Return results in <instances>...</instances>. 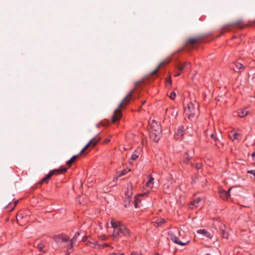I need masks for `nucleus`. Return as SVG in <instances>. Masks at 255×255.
Here are the masks:
<instances>
[{
  "mask_svg": "<svg viewBox=\"0 0 255 255\" xmlns=\"http://www.w3.org/2000/svg\"><path fill=\"white\" fill-rule=\"evenodd\" d=\"M202 199L200 197L196 198L194 199L193 201L189 204V208L193 209L194 207H197L198 204L201 201Z\"/></svg>",
  "mask_w": 255,
  "mask_h": 255,
  "instance_id": "a211bd4d",
  "label": "nucleus"
},
{
  "mask_svg": "<svg viewBox=\"0 0 255 255\" xmlns=\"http://www.w3.org/2000/svg\"><path fill=\"white\" fill-rule=\"evenodd\" d=\"M130 235H131V232L125 226H124L122 236H124L126 237H130Z\"/></svg>",
  "mask_w": 255,
  "mask_h": 255,
  "instance_id": "a878e982",
  "label": "nucleus"
},
{
  "mask_svg": "<svg viewBox=\"0 0 255 255\" xmlns=\"http://www.w3.org/2000/svg\"><path fill=\"white\" fill-rule=\"evenodd\" d=\"M46 246V242L44 240H41L40 242L35 241L34 243V247L38 249V251L40 252L45 253L44 248Z\"/></svg>",
  "mask_w": 255,
  "mask_h": 255,
  "instance_id": "9d476101",
  "label": "nucleus"
},
{
  "mask_svg": "<svg viewBox=\"0 0 255 255\" xmlns=\"http://www.w3.org/2000/svg\"><path fill=\"white\" fill-rule=\"evenodd\" d=\"M87 238H88V237H87V236H84V237L83 238V239H82V241H83V242H86V240H87Z\"/></svg>",
  "mask_w": 255,
  "mask_h": 255,
  "instance_id": "49530a36",
  "label": "nucleus"
},
{
  "mask_svg": "<svg viewBox=\"0 0 255 255\" xmlns=\"http://www.w3.org/2000/svg\"><path fill=\"white\" fill-rule=\"evenodd\" d=\"M153 180L154 178L150 175H149L148 176V180L146 183V187L150 188H152L153 185Z\"/></svg>",
  "mask_w": 255,
  "mask_h": 255,
  "instance_id": "4be33fe9",
  "label": "nucleus"
},
{
  "mask_svg": "<svg viewBox=\"0 0 255 255\" xmlns=\"http://www.w3.org/2000/svg\"><path fill=\"white\" fill-rule=\"evenodd\" d=\"M67 170V168L65 167H61L58 169L51 170L42 179H41L38 183L40 184H42L43 183L48 184L49 180L53 175L62 174L65 172Z\"/></svg>",
  "mask_w": 255,
  "mask_h": 255,
  "instance_id": "20e7f679",
  "label": "nucleus"
},
{
  "mask_svg": "<svg viewBox=\"0 0 255 255\" xmlns=\"http://www.w3.org/2000/svg\"><path fill=\"white\" fill-rule=\"evenodd\" d=\"M204 255H211L209 253H207V254H205Z\"/></svg>",
  "mask_w": 255,
  "mask_h": 255,
  "instance_id": "6e6d98bb",
  "label": "nucleus"
},
{
  "mask_svg": "<svg viewBox=\"0 0 255 255\" xmlns=\"http://www.w3.org/2000/svg\"><path fill=\"white\" fill-rule=\"evenodd\" d=\"M190 63L186 62L183 64H179L177 66V69L179 71H182L184 70L187 69L188 67H190Z\"/></svg>",
  "mask_w": 255,
  "mask_h": 255,
  "instance_id": "f3484780",
  "label": "nucleus"
},
{
  "mask_svg": "<svg viewBox=\"0 0 255 255\" xmlns=\"http://www.w3.org/2000/svg\"><path fill=\"white\" fill-rule=\"evenodd\" d=\"M232 68L235 72L241 73L244 70V66L242 63L237 61L234 63Z\"/></svg>",
  "mask_w": 255,
  "mask_h": 255,
  "instance_id": "ddd939ff",
  "label": "nucleus"
},
{
  "mask_svg": "<svg viewBox=\"0 0 255 255\" xmlns=\"http://www.w3.org/2000/svg\"><path fill=\"white\" fill-rule=\"evenodd\" d=\"M165 222L166 221L163 218H158L156 219L154 222V226L156 227H158L164 224Z\"/></svg>",
  "mask_w": 255,
  "mask_h": 255,
  "instance_id": "5701e85b",
  "label": "nucleus"
},
{
  "mask_svg": "<svg viewBox=\"0 0 255 255\" xmlns=\"http://www.w3.org/2000/svg\"><path fill=\"white\" fill-rule=\"evenodd\" d=\"M110 245L108 244H104L102 245H99L100 248H105L109 247Z\"/></svg>",
  "mask_w": 255,
  "mask_h": 255,
  "instance_id": "ea45409f",
  "label": "nucleus"
},
{
  "mask_svg": "<svg viewBox=\"0 0 255 255\" xmlns=\"http://www.w3.org/2000/svg\"><path fill=\"white\" fill-rule=\"evenodd\" d=\"M202 164L200 163H198L196 164L195 167L197 170H199L202 168Z\"/></svg>",
  "mask_w": 255,
  "mask_h": 255,
  "instance_id": "58836bf2",
  "label": "nucleus"
},
{
  "mask_svg": "<svg viewBox=\"0 0 255 255\" xmlns=\"http://www.w3.org/2000/svg\"><path fill=\"white\" fill-rule=\"evenodd\" d=\"M194 160L193 157L189 155L188 152H186L182 156V162L186 164H190L192 167L194 165L192 161Z\"/></svg>",
  "mask_w": 255,
  "mask_h": 255,
  "instance_id": "1a4fd4ad",
  "label": "nucleus"
},
{
  "mask_svg": "<svg viewBox=\"0 0 255 255\" xmlns=\"http://www.w3.org/2000/svg\"><path fill=\"white\" fill-rule=\"evenodd\" d=\"M230 137L233 141H234L235 140H238L240 141L242 139V135L241 133L234 132L233 133L232 135L231 134H230Z\"/></svg>",
  "mask_w": 255,
  "mask_h": 255,
  "instance_id": "aec40b11",
  "label": "nucleus"
},
{
  "mask_svg": "<svg viewBox=\"0 0 255 255\" xmlns=\"http://www.w3.org/2000/svg\"><path fill=\"white\" fill-rule=\"evenodd\" d=\"M79 154H80V153L78 154L74 155L73 157H72L70 160L67 161V164L69 165V166H70L71 164L75 162L77 157L79 156Z\"/></svg>",
  "mask_w": 255,
  "mask_h": 255,
  "instance_id": "393cba45",
  "label": "nucleus"
},
{
  "mask_svg": "<svg viewBox=\"0 0 255 255\" xmlns=\"http://www.w3.org/2000/svg\"><path fill=\"white\" fill-rule=\"evenodd\" d=\"M168 234L171 241L175 244L181 246H185L187 245L190 242L189 240H183V242L180 241L173 231H169Z\"/></svg>",
  "mask_w": 255,
  "mask_h": 255,
  "instance_id": "6e6552de",
  "label": "nucleus"
},
{
  "mask_svg": "<svg viewBox=\"0 0 255 255\" xmlns=\"http://www.w3.org/2000/svg\"><path fill=\"white\" fill-rule=\"evenodd\" d=\"M145 101L142 102V103H141V105H143L145 104Z\"/></svg>",
  "mask_w": 255,
  "mask_h": 255,
  "instance_id": "603ef678",
  "label": "nucleus"
},
{
  "mask_svg": "<svg viewBox=\"0 0 255 255\" xmlns=\"http://www.w3.org/2000/svg\"><path fill=\"white\" fill-rule=\"evenodd\" d=\"M231 188H229L228 191H226L222 188H220L219 190V193L220 197L224 200H228L230 196V192Z\"/></svg>",
  "mask_w": 255,
  "mask_h": 255,
  "instance_id": "f8f14e48",
  "label": "nucleus"
},
{
  "mask_svg": "<svg viewBox=\"0 0 255 255\" xmlns=\"http://www.w3.org/2000/svg\"><path fill=\"white\" fill-rule=\"evenodd\" d=\"M143 196V194H140L138 196L135 197L134 199V206L135 208H137L138 206V202H140V199H139L140 196Z\"/></svg>",
  "mask_w": 255,
  "mask_h": 255,
  "instance_id": "7c9ffc66",
  "label": "nucleus"
},
{
  "mask_svg": "<svg viewBox=\"0 0 255 255\" xmlns=\"http://www.w3.org/2000/svg\"><path fill=\"white\" fill-rule=\"evenodd\" d=\"M180 74H181V73H180V72H179V73H177L175 74L174 76H175V77H177V76H180Z\"/></svg>",
  "mask_w": 255,
  "mask_h": 255,
  "instance_id": "09e8293b",
  "label": "nucleus"
},
{
  "mask_svg": "<svg viewBox=\"0 0 255 255\" xmlns=\"http://www.w3.org/2000/svg\"><path fill=\"white\" fill-rule=\"evenodd\" d=\"M203 41V38L201 36H197L190 37L187 39L185 43V46L190 49L193 48L194 45L201 43Z\"/></svg>",
  "mask_w": 255,
  "mask_h": 255,
  "instance_id": "39448f33",
  "label": "nucleus"
},
{
  "mask_svg": "<svg viewBox=\"0 0 255 255\" xmlns=\"http://www.w3.org/2000/svg\"><path fill=\"white\" fill-rule=\"evenodd\" d=\"M222 236L225 239H228L229 237L228 233L224 231H223Z\"/></svg>",
  "mask_w": 255,
  "mask_h": 255,
  "instance_id": "4c0bfd02",
  "label": "nucleus"
},
{
  "mask_svg": "<svg viewBox=\"0 0 255 255\" xmlns=\"http://www.w3.org/2000/svg\"><path fill=\"white\" fill-rule=\"evenodd\" d=\"M80 234L79 232H77L75 234L74 237L72 238V239L71 240H70V241H71L72 242H74L75 243L77 241V238L80 236Z\"/></svg>",
  "mask_w": 255,
  "mask_h": 255,
  "instance_id": "f704fd0d",
  "label": "nucleus"
},
{
  "mask_svg": "<svg viewBox=\"0 0 255 255\" xmlns=\"http://www.w3.org/2000/svg\"><path fill=\"white\" fill-rule=\"evenodd\" d=\"M247 108L241 109L238 112V116L241 118H244L249 114V111L247 110Z\"/></svg>",
  "mask_w": 255,
  "mask_h": 255,
  "instance_id": "6ab92c4d",
  "label": "nucleus"
},
{
  "mask_svg": "<svg viewBox=\"0 0 255 255\" xmlns=\"http://www.w3.org/2000/svg\"><path fill=\"white\" fill-rule=\"evenodd\" d=\"M69 244L66 246L67 251H70L72 252L73 251V246L75 243L72 242L71 241L69 240Z\"/></svg>",
  "mask_w": 255,
  "mask_h": 255,
  "instance_id": "cd10ccee",
  "label": "nucleus"
},
{
  "mask_svg": "<svg viewBox=\"0 0 255 255\" xmlns=\"http://www.w3.org/2000/svg\"><path fill=\"white\" fill-rule=\"evenodd\" d=\"M130 171L129 169L128 170V171ZM127 172H128V171L126 169H124V170H122L121 171L117 172V176L118 177H121L122 176L126 174L127 173Z\"/></svg>",
  "mask_w": 255,
  "mask_h": 255,
  "instance_id": "473e14b6",
  "label": "nucleus"
},
{
  "mask_svg": "<svg viewBox=\"0 0 255 255\" xmlns=\"http://www.w3.org/2000/svg\"><path fill=\"white\" fill-rule=\"evenodd\" d=\"M251 156L253 158V159L255 161V151H254L252 154Z\"/></svg>",
  "mask_w": 255,
  "mask_h": 255,
  "instance_id": "79ce46f5",
  "label": "nucleus"
},
{
  "mask_svg": "<svg viewBox=\"0 0 255 255\" xmlns=\"http://www.w3.org/2000/svg\"><path fill=\"white\" fill-rule=\"evenodd\" d=\"M124 228V225L122 224L119 228H116V230H114L113 236L116 238L118 236H122Z\"/></svg>",
  "mask_w": 255,
  "mask_h": 255,
  "instance_id": "4468645a",
  "label": "nucleus"
},
{
  "mask_svg": "<svg viewBox=\"0 0 255 255\" xmlns=\"http://www.w3.org/2000/svg\"><path fill=\"white\" fill-rule=\"evenodd\" d=\"M246 25L243 23V22L241 20H238L233 22L229 24L225 25L222 28V30L224 32L230 31L231 30V27H239L240 28H243L245 27Z\"/></svg>",
  "mask_w": 255,
  "mask_h": 255,
  "instance_id": "0eeeda50",
  "label": "nucleus"
},
{
  "mask_svg": "<svg viewBox=\"0 0 255 255\" xmlns=\"http://www.w3.org/2000/svg\"><path fill=\"white\" fill-rule=\"evenodd\" d=\"M130 255H142L141 253H138L137 252H132L131 253Z\"/></svg>",
  "mask_w": 255,
  "mask_h": 255,
  "instance_id": "a19ab883",
  "label": "nucleus"
},
{
  "mask_svg": "<svg viewBox=\"0 0 255 255\" xmlns=\"http://www.w3.org/2000/svg\"><path fill=\"white\" fill-rule=\"evenodd\" d=\"M140 83V81L135 82L133 88L131 90L127 96L123 99L122 101L119 104L118 108L115 111L112 116V122L113 123H116L120 120L122 116V109H125L132 100L139 98V96L136 97V96H133V95L135 93V91L137 89L138 85Z\"/></svg>",
  "mask_w": 255,
  "mask_h": 255,
  "instance_id": "f257e3e1",
  "label": "nucleus"
},
{
  "mask_svg": "<svg viewBox=\"0 0 255 255\" xmlns=\"http://www.w3.org/2000/svg\"><path fill=\"white\" fill-rule=\"evenodd\" d=\"M184 128L183 126H180L177 130V134L178 136H182L184 134Z\"/></svg>",
  "mask_w": 255,
  "mask_h": 255,
  "instance_id": "bb28decb",
  "label": "nucleus"
},
{
  "mask_svg": "<svg viewBox=\"0 0 255 255\" xmlns=\"http://www.w3.org/2000/svg\"><path fill=\"white\" fill-rule=\"evenodd\" d=\"M169 96L171 100H174L176 97V94L174 92H172Z\"/></svg>",
  "mask_w": 255,
  "mask_h": 255,
  "instance_id": "e433bc0d",
  "label": "nucleus"
},
{
  "mask_svg": "<svg viewBox=\"0 0 255 255\" xmlns=\"http://www.w3.org/2000/svg\"><path fill=\"white\" fill-rule=\"evenodd\" d=\"M16 203H17L16 202H15L14 206L10 210L11 211L12 210L14 209V208L15 207V205L16 204Z\"/></svg>",
  "mask_w": 255,
  "mask_h": 255,
  "instance_id": "8fccbe9b",
  "label": "nucleus"
},
{
  "mask_svg": "<svg viewBox=\"0 0 255 255\" xmlns=\"http://www.w3.org/2000/svg\"><path fill=\"white\" fill-rule=\"evenodd\" d=\"M161 129L159 125L153 121L150 124L149 137L151 140L157 142L161 137Z\"/></svg>",
  "mask_w": 255,
  "mask_h": 255,
  "instance_id": "7ed1b4c3",
  "label": "nucleus"
},
{
  "mask_svg": "<svg viewBox=\"0 0 255 255\" xmlns=\"http://www.w3.org/2000/svg\"><path fill=\"white\" fill-rule=\"evenodd\" d=\"M170 61V59H167L165 60L164 61H163L162 62L160 63L158 66L156 67V69H155L152 72L151 74H155L159 70L160 67L163 65L168 64Z\"/></svg>",
  "mask_w": 255,
  "mask_h": 255,
  "instance_id": "412c9836",
  "label": "nucleus"
},
{
  "mask_svg": "<svg viewBox=\"0 0 255 255\" xmlns=\"http://www.w3.org/2000/svg\"><path fill=\"white\" fill-rule=\"evenodd\" d=\"M123 224L121 222L115 221V220L111 221V225L114 230H116V228H119Z\"/></svg>",
  "mask_w": 255,
  "mask_h": 255,
  "instance_id": "b1692460",
  "label": "nucleus"
},
{
  "mask_svg": "<svg viewBox=\"0 0 255 255\" xmlns=\"http://www.w3.org/2000/svg\"><path fill=\"white\" fill-rule=\"evenodd\" d=\"M199 104L195 101H190L185 107V114L189 120H192L195 117L199 111Z\"/></svg>",
  "mask_w": 255,
  "mask_h": 255,
  "instance_id": "f03ea898",
  "label": "nucleus"
},
{
  "mask_svg": "<svg viewBox=\"0 0 255 255\" xmlns=\"http://www.w3.org/2000/svg\"><path fill=\"white\" fill-rule=\"evenodd\" d=\"M177 231L178 232V234H179V235H180V231H179V230H177Z\"/></svg>",
  "mask_w": 255,
  "mask_h": 255,
  "instance_id": "864d4df0",
  "label": "nucleus"
},
{
  "mask_svg": "<svg viewBox=\"0 0 255 255\" xmlns=\"http://www.w3.org/2000/svg\"><path fill=\"white\" fill-rule=\"evenodd\" d=\"M100 137H94L91 139V140L89 142V143L81 150L80 152V154L83 153L84 151L90 146L92 145V146H95L97 143L100 141Z\"/></svg>",
  "mask_w": 255,
  "mask_h": 255,
  "instance_id": "9b49d317",
  "label": "nucleus"
},
{
  "mask_svg": "<svg viewBox=\"0 0 255 255\" xmlns=\"http://www.w3.org/2000/svg\"><path fill=\"white\" fill-rule=\"evenodd\" d=\"M71 253H72L70 251H67V250L66 251V255H69Z\"/></svg>",
  "mask_w": 255,
  "mask_h": 255,
  "instance_id": "de8ad7c7",
  "label": "nucleus"
},
{
  "mask_svg": "<svg viewBox=\"0 0 255 255\" xmlns=\"http://www.w3.org/2000/svg\"><path fill=\"white\" fill-rule=\"evenodd\" d=\"M110 141V139H106L103 142L104 144H107L109 143Z\"/></svg>",
  "mask_w": 255,
  "mask_h": 255,
  "instance_id": "c03bdc74",
  "label": "nucleus"
},
{
  "mask_svg": "<svg viewBox=\"0 0 255 255\" xmlns=\"http://www.w3.org/2000/svg\"><path fill=\"white\" fill-rule=\"evenodd\" d=\"M131 197L126 196V198L124 200L125 206L126 207H127L129 205L131 201Z\"/></svg>",
  "mask_w": 255,
  "mask_h": 255,
  "instance_id": "2f4dec72",
  "label": "nucleus"
},
{
  "mask_svg": "<svg viewBox=\"0 0 255 255\" xmlns=\"http://www.w3.org/2000/svg\"><path fill=\"white\" fill-rule=\"evenodd\" d=\"M100 238H101V239H102V240H103V241H104V240H106L107 239V236H105V235L101 236L100 237Z\"/></svg>",
  "mask_w": 255,
  "mask_h": 255,
  "instance_id": "37998d69",
  "label": "nucleus"
},
{
  "mask_svg": "<svg viewBox=\"0 0 255 255\" xmlns=\"http://www.w3.org/2000/svg\"><path fill=\"white\" fill-rule=\"evenodd\" d=\"M53 239L59 246L62 247H66L64 244L69 241V237L63 234L55 235L53 237Z\"/></svg>",
  "mask_w": 255,
  "mask_h": 255,
  "instance_id": "423d86ee",
  "label": "nucleus"
},
{
  "mask_svg": "<svg viewBox=\"0 0 255 255\" xmlns=\"http://www.w3.org/2000/svg\"><path fill=\"white\" fill-rule=\"evenodd\" d=\"M154 255H160L158 253H155Z\"/></svg>",
  "mask_w": 255,
  "mask_h": 255,
  "instance_id": "5fc2aeb1",
  "label": "nucleus"
},
{
  "mask_svg": "<svg viewBox=\"0 0 255 255\" xmlns=\"http://www.w3.org/2000/svg\"><path fill=\"white\" fill-rule=\"evenodd\" d=\"M251 25L253 26H254L255 25V21L254 22H253V23L251 24Z\"/></svg>",
  "mask_w": 255,
  "mask_h": 255,
  "instance_id": "3c124183",
  "label": "nucleus"
},
{
  "mask_svg": "<svg viewBox=\"0 0 255 255\" xmlns=\"http://www.w3.org/2000/svg\"><path fill=\"white\" fill-rule=\"evenodd\" d=\"M97 245V243L96 242H92V241H88L87 243V245L90 246V247L91 248H95L96 247V246Z\"/></svg>",
  "mask_w": 255,
  "mask_h": 255,
  "instance_id": "72a5a7b5",
  "label": "nucleus"
},
{
  "mask_svg": "<svg viewBox=\"0 0 255 255\" xmlns=\"http://www.w3.org/2000/svg\"><path fill=\"white\" fill-rule=\"evenodd\" d=\"M210 137L213 139V140L214 141L213 142L212 141H211V142L213 143L214 144V145L217 146V141H218V139L217 137L216 134H215L214 133H212L210 135Z\"/></svg>",
  "mask_w": 255,
  "mask_h": 255,
  "instance_id": "c85d7f7f",
  "label": "nucleus"
},
{
  "mask_svg": "<svg viewBox=\"0 0 255 255\" xmlns=\"http://www.w3.org/2000/svg\"><path fill=\"white\" fill-rule=\"evenodd\" d=\"M197 233L199 234H201V235H203L204 237H207L210 239H211L212 238V235L208 231H206L205 229L198 230L197 231Z\"/></svg>",
  "mask_w": 255,
  "mask_h": 255,
  "instance_id": "dca6fc26",
  "label": "nucleus"
},
{
  "mask_svg": "<svg viewBox=\"0 0 255 255\" xmlns=\"http://www.w3.org/2000/svg\"><path fill=\"white\" fill-rule=\"evenodd\" d=\"M132 190L133 188L132 183L129 182L127 184V190L125 191L126 196L131 197L133 194Z\"/></svg>",
  "mask_w": 255,
  "mask_h": 255,
  "instance_id": "2eb2a0df",
  "label": "nucleus"
},
{
  "mask_svg": "<svg viewBox=\"0 0 255 255\" xmlns=\"http://www.w3.org/2000/svg\"><path fill=\"white\" fill-rule=\"evenodd\" d=\"M139 153L138 151L135 150L131 155L130 159L132 160H135L139 156Z\"/></svg>",
  "mask_w": 255,
  "mask_h": 255,
  "instance_id": "c756f323",
  "label": "nucleus"
},
{
  "mask_svg": "<svg viewBox=\"0 0 255 255\" xmlns=\"http://www.w3.org/2000/svg\"><path fill=\"white\" fill-rule=\"evenodd\" d=\"M172 81L170 78L167 79L166 80V86L167 87H170L171 86Z\"/></svg>",
  "mask_w": 255,
  "mask_h": 255,
  "instance_id": "c9c22d12",
  "label": "nucleus"
},
{
  "mask_svg": "<svg viewBox=\"0 0 255 255\" xmlns=\"http://www.w3.org/2000/svg\"><path fill=\"white\" fill-rule=\"evenodd\" d=\"M111 255H125V254L124 253H121V254H118L116 253H113L111 254Z\"/></svg>",
  "mask_w": 255,
  "mask_h": 255,
  "instance_id": "a18cd8bd",
  "label": "nucleus"
}]
</instances>
